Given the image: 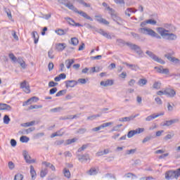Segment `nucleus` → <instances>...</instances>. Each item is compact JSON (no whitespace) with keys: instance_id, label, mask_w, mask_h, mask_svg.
<instances>
[{"instance_id":"obj_1","label":"nucleus","mask_w":180,"mask_h":180,"mask_svg":"<svg viewBox=\"0 0 180 180\" xmlns=\"http://www.w3.org/2000/svg\"><path fill=\"white\" fill-rule=\"evenodd\" d=\"M58 2L59 4H62V5H64L65 6H66V8H68V9H70V11H72L75 13H78V15H80V16H82L84 19H86V20H90V22H94V18L89 16L88 13L82 11H78V8L74 6V5L70 3H65V0H58Z\"/></svg>"},{"instance_id":"obj_2","label":"nucleus","mask_w":180,"mask_h":180,"mask_svg":"<svg viewBox=\"0 0 180 180\" xmlns=\"http://www.w3.org/2000/svg\"><path fill=\"white\" fill-rule=\"evenodd\" d=\"M146 25H148L147 21H143L141 22V27L139 29V33H143V34H148V36H151V37H155L156 39H161V36L160 34H157L155 31L145 27Z\"/></svg>"},{"instance_id":"obj_3","label":"nucleus","mask_w":180,"mask_h":180,"mask_svg":"<svg viewBox=\"0 0 180 180\" xmlns=\"http://www.w3.org/2000/svg\"><path fill=\"white\" fill-rule=\"evenodd\" d=\"M157 32L160 33V36H162V37L166 40L174 41L178 39V36H176V34L174 33H169V30L165 28L158 27Z\"/></svg>"},{"instance_id":"obj_4","label":"nucleus","mask_w":180,"mask_h":180,"mask_svg":"<svg viewBox=\"0 0 180 180\" xmlns=\"http://www.w3.org/2000/svg\"><path fill=\"white\" fill-rule=\"evenodd\" d=\"M180 176V168L176 170H169L165 173V179H178Z\"/></svg>"},{"instance_id":"obj_5","label":"nucleus","mask_w":180,"mask_h":180,"mask_svg":"<svg viewBox=\"0 0 180 180\" xmlns=\"http://www.w3.org/2000/svg\"><path fill=\"white\" fill-rule=\"evenodd\" d=\"M174 55H175V52L172 51V52H169L165 54V58L168 59L169 61H170L171 63H174V64H177L178 65H180V60L179 58H176L172 56Z\"/></svg>"},{"instance_id":"obj_6","label":"nucleus","mask_w":180,"mask_h":180,"mask_svg":"<svg viewBox=\"0 0 180 180\" xmlns=\"http://www.w3.org/2000/svg\"><path fill=\"white\" fill-rule=\"evenodd\" d=\"M127 46L130 48L131 50H134V51H136V53H138L139 56L143 57V51L139 46L132 44L131 42H128L127 44Z\"/></svg>"},{"instance_id":"obj_7","label":"nucleus","mask_w":180,"mask_h":180,"mask_svg":"<svg viewBox=\"0 0 180 180\" xmlns=\"http://www.w3.org/2000/svg\"><path fill=\"white\" fill-rule=\"evenodd\" d=\"M146 54L153 61H156V63H159V64H165V60H162V58H159L154 53L150 51H146Z\"/></svg>"},{"instance_id":"obj_8","label":"nucleus","mask_w":180,"mask_h":180,"mask_svg":"<svg viewBox=\"0 0 180 180\" xmlns=\"http://www.w3.org/2000/svg\"><path fill=\"white\" fill-rule=\"evenodd\" d=\"M20 89H22L25 94H30V86H29V83H27L26 80L20 83Z\"/></svg>"},{"instance_id":"obj_9","label":"nucleus","mask_w":180,"mask_h":180,"mask_svg":"<svg viewBox=\"0 0 180 180\" xmlns=\"http://www.w3.org/2000/svg\"><path fill=\"white\" fill-rule=\"evenodd\" d=\"M94 32L99 33V34H101V36H103L104 37H105V39H108L110 40H112V37H115V35H112L111 37L110 34L105 32L103 29L96 28Z\"/></svg>"},{"instance_id":"obj_10","label":"nucleus","mask_w":180,"mask_h":180,"mask_svg":"<svg viewBox=\"0 0 180 180\" xmlns=\"http://www.w3.org/2000/svg\"><path fill=\"white\" fill-rule=\"evenodd\" d=\"M154 69L156 70L158 74H165L166 75H168L169 74V69L168 68L164 69V67L162 65H160L159 67L155 66Z\"/></svg>"},{"instance_id":"obj_11","label":"nucleus","mask_w":180,"mask_h":180,"mask_svg":"<svg viewBox=\"0 0 180 180\" xmlns=\"http://www.w3.org/2000/svg\"><path fill=\"white\" fill-rule=\"evenodd\" d=\"M160 116H164V112L149 115L145 119V120L146 122H151V120H154V119H157V117H160Z\"/></svg>"},{"instance_id":"obj_12","label":"nucleus","mask_w":180,"mask_h":180,"mask_svg":"<svg viewBox=\"0 0 180 180\" xmlns=\"http://www.w3.org/2000/svg\"><path fill=\"white\" fill-rule=\"evenodd\" d=\"M165 94L167 96H169V98H174L175 95H176V92L172 89H166Z\"/></svg>"},{"instance_id":"obj_13","label":"nucleus","mask_w":180,"mask_h":180,"mask_svg":"<svg viewBox=\"0 0 180 180\" xmlns=\"http://www.w3.org/2000/svg\"><path fill=\"white\" fill-rule=\"evenodd\" d=\"M66 88H74L76 85L78 84V82L75 80H67L65 82Z\"/></svg>"},{"instance_id":"obj_14","label":"nucleus","mask_w":180,"mask_h":180,"mask_svg":"<svg viewBox=\"0 0 180 180\" xmlns=\"http://www.w3.org/2000/svg\"><path fill=\"white\" fill-rule=\"evenodd\" d=\"M96 22L102 23L103 25H109V22L106 19L102 18V15H95Z\"/></svg>"},{"instance_id":"obj_15","label":"nucleus","mask_w":180,"mask_h":180,"mask_svg":"<svg viewBox=\"0 0 180 180\" xmlns=\"http://www.w3.org/2000/svg\"><path fill=\"white\" fill-rule=\"evenodd\" d=\"M22 155L25 160V162L27 164H34V162H36V160L34 159L28 160L27 159V151L23 150Z\"/></svg>"},{"instance_id":"obj_16","label":"nucleus","mask_w":180,"mask_h":180,"mask_svg":"<svg viewBox=\"0 0 180 180\" xmlns=\"http://www.w3.org/2000/svg\"><path fill=\"white\" fill-rule=\"evenodd\" d=\"M100 85L101 86H112L113 85V80L107 79L106 81H101Z\"/></svg>"},{"instance_id":"obj_17","label":"nucleus","mask_w":180,"mask_h":180,"mask_svg":"<svg viewBox=\"0 0 180 180\" xmlns=\"http://www.w3.org/2000/svg\"><path fill=\"white\" fill-rule=\"evenodd\" d=\"M0 110H12V107L6 103H0Z\"/></svg>"},{"instance_id":"obj_18","label":"nucleus","mask_w":180,"mask_h":180,"mask_svg":"<svg viewBox=\"0 0 180 180\" xmlns=\"http://www.w3.org/2000/svg\"><path fill=\"white\" fill-rule=\"evenodd\" d=\"M65 47H67V44H65V43H59L56 44V49L57 51H63Z\"/></svg>"},{"instance_id":"obj_19","label":"nucleus","mask_w":180,"mask_h":180,"mask_svg":"<svg viewBox=\"0 0 180 180\" xmlns=\"http://www.w3.org/2000/svg\"><path fill=\"white\" fill-rule=\"evenodd\" d=\"M111 18L112 19V20H114V22H116V23H117V25H120V20H122V19L120 18V17H119L116 13H112L111 15Z\"/></svg>"},{"instance_id":"obj_20","label":"nucleus","mask_w":180,"mask_h":180,"mask_svg":"<svg viewBox=\"0 0 180 180\" xmlns=\"http://www.w3.org/2000/svg\"><path fill=\"white\" fill-rule=\"evenodd\" d=\"M30 175L32 180L36 179V177L37 176V173H36V170H34V167L33 165L30 166Z\"/></svg>"},{"instance_id":"obj_21","label":"nucleus","mask_w":180,"mask_h":180,"mask_svg":"<svg viewBox=\"0 0 180 180\" xmlns=\"http://www.w3.org/2000/svg\"><path fill=\"white\" fill-rule=\"evenodd\" d=\"M35 128L31 127L27 129H23L22 131H19V134H29V133H32V131H34Z\"/></svg>"},{"instance_id":"obj_22","label":"nucleus","mask_w":180,"mask_h":180,"mask_svg":"<svg viewBox=\"0 0 180 180\" xmlns=\"http://www.w3.org/2000/svg\"><path fill=\"white\" fill-rule=\"evenodd\" d=\"M124 64L125 65H127V67H129V68H130L133 71H137L138 70H140V67H139V65H133L127 63H125Z\"/></svg>"},{"instance_id":"obj_23","label":"nucleus","mask_w":180,"mask_h":180,"mask_svg":"<svg viewBox=\"0 0 180 180\" xmlns=\"http://www.w3.org/2000/svg\"><path fill=\"white\" fill-rule=\"evenodd\" d=\"M74 63H75V60L74 59H68L65 61V64L68 70H70V68H71V65H72Z\"/></svg>"},{"instance_id":"obj_24","label":"nucleus","mask_w":180,"mask_h":180,"mask_svg":"<svg viewBox=\"0 0 180 180\" xmlns=\"http://www.w3.org/2000/svg\"><path fill=\"white\" fill-rule=\"evenodd\" d=\"M16 63L20 64V67H22V68H23V69L26 68V63L25 62V60H23V58H22L20 57L17 58Z\"/></svg>"},{"instance_id":"obj_25","label":"nucleus","mask_w":180,"mask_h":180,"mask_svg":"<svg viewBox=\"0 0 180 180\" xmlns=\"http://www.w3.org/2000/svg\"><path fill=\"white\" fill-rule=\"evenodd\" d=\"M128 43L129 42H125V41L122 39H117V44L120 46V47H124V46H127Z\"/></svg>"},{"instance_id":"obj_26","label":"nucleus","mask_w":180,"mask_h":180,"mask_svg":"<svg viewBox=\"0 0 180 180\" xmlns=\"http://www.w3.org/2000/svg\"><path fill=\"white\" fill-rule=\"evenodd\" d=\"M77 158L79 160V161H81V162H84V161H88V159L89 158V157L86 155H77Z\"/></svg>"},{"instance_id":"obj_27","label":"nucleus","mask_w":180,"mask_h":180,"mask_svg":"<svg viewBox=\"0 0 180 180\" xmlns=\"http://www.w3.org/2000/svg\"><path fill=\"white\" fill-rule=\"evenodd\" d=\"M32 34L34 39V44H37V43H39V34L37 33V32L34 31L32 32Z\"/></svg>"},{"instance_id":"obj_28","label":"nucleus","mask_w":180,"mask_h":180,"mask_svg":"<svg viewBox=\"0 0 180 180\" xmlns=\"http://www.w3.org/2000/svg\"><path fill=\"white\" fill-rule=\"evenodd\" d=\"M70 43L72 44V46H78V43H79V41L78 40V38L72 37L71 38Z\"/></svg>"},{"instance_id":"obj_29","label":"nucleus","mask_w":180,"mask_h":180,"mask_svg":"<svg viewBox=\"0 0 180 180\" xmlns=\"http://www.w3.org/2000/svg\"><path fill=\"white\" fill-rule=\"evenodd\" d=\"M63 174H64V176H65L66 178H71V172H70V169L67 168H64Z\"/></svg>"},{"instance_id":"obj_30","label":"nucleus","mask_w":180,"mask_h":180,"mask_svg":"<svg viewBox=\"0 0 180 180\" xmlns=\"http://www.w3.org/2000/svg\"><path fill=\"white\" fill-rule=\"evenodd\" d=\"M62 130L63 129H60V130L58 131L57 132L52 134L51 135V138L53 139V137H57V136H63V134H64V132L61 133Z\"/></svg>"},{"instance_id":"obj_31","label":"nucleus","mask_w":180,"mask_h":180,"mask_svg":"<svg viewBox=\"0 0 180 180\" xmlns=\"http://www.w3.org/2000/svg\"><path fill=\"white\" fill-rule=\"evenodd\" d=\"M77 2L79 3L80 5H83V6H85V8H91V4L84 2V0H77Z\"/></svg>"},{"instance_id":"obj_32","label":"nucleus","mask_w":180,"mask_h":180,"mask_svg":"<svg viewBox=\"0 0 180 180\" xmlns=\"http://www.w3.org/2000/svg\"><path fill=\"white\" fill-rule=\"evenodd\" d=\"M130 120H133V117H124L119 119V122H130Z\"/></svg>"},{"instance_id":"obj_33","label":"nucleus","mask_w":180,"mask_h":180,"mask_svg":"<svg viewBox=\"0 0 180 180\" xmlns=\"http://www.w3.org/2000/svg\"><path fill=\"white\" fill-rule=\"evenodd\" d=\"M147 84V79H140L138 82V85L139 86H144V85Z\"/></svg>"},{"instance_id":"obj_34","label":"nucleus","mask_w":180,"mask_h":180,"mask_svg":"<svg viewBox=\"0 0 180 180\" xmlns=\"http://www.w3.org/2000/svg\"><path fill=\"white\" fill-rule=\"evenodd\" d=\"M86 174H88L89 175H96V174H98V172L96 171V169L91 168L86 172Z\"/></svg>"},{"instance_id":"obj_35","label":"nucleus","mask_w":180,"mask_h":180,"mask_svg":"<svg viewBox=\"0 0 180 180\" xmlns=\"http://www.w3.org/2000/svg\"><path fill=\"white\" fill-rule=\"evenodd\" d=\"M153 139H154V136L151 135H148L143 139L142 143L144 144L147 143V141H150V140H153Z\"/></svg>"},{"instance_id":"obj_36","label":"nucleus","mask_w":180,"mask_h":180,"mask_svg":"<svg viewBox=\"0 0 180 180\" xmlns=\"http://www.w3.org/2000/svg\"><path fill=\"white\" fill-rule=\"evenodd\" d=\"M84 26H86V29H90L91 30H92L94 33L95 32V30H96V27L95 26H92L89 23L84 24Z\"/></svg>"},{"instance_id":"obj_37","label":"nucleus","mask_w":180,"mask_h":180,"mask_svg":"<svg viewBox=\"0 0 180 180\" xmlns=\"http://www.w3.org/2000/svg\"><path fill=\"white\" fill-rule=\"evenodd\" d=\"M24 176L20 173H18L15 175L13 180H23Z\"/></svg>"},{"instance_id":"obj_38","label":"nucleus","mask_w":180,"mask_h":180,"mask_svg":"<svg viewBox=\"0 0 180 180\" xmlns=\"http://www.w3.org/2000/svg\"><path fill=\"white\" fill-rule=\"evenodd\" d=\"M48 173H49V171L47 170V169H41L40 172V177L44 178V176H46V175H47Z\"/></svg>"},{"instance_id":"obj_39","label":"nucleus","mask_w":180,"mask_h":180,"mask_svg":"<svg viewBox=\"0 0 180 180\" xmlns=\"http://www.w3.org/2000/svg\"><path fill=\"white\" fill-rule=\"evenodd\" d=\"M29 140H30V139L26 136H22L20 138V141H21V143H27Z\"/></svg>"},{"instance_id":"obj_40","label":"nucleus","mask_w":180,"mask_h":180,"mask_svg":"<svg viewBox=\"0 0 180 180\" xmlns=\"http://www.w3.org/2000/svg\"><path fill=\"white\" fill-rule=\"evenodd\" d=\"M9 122H11V118L9 117V115H5L4 117V124H9Z\"/></svg>"},{"instance_id":"obj_41","label":"nucleus","mask_w":180,"mask_h":180,"mask_svg":"<svg viewBox=\"0 0 180 180\" xmlns=\"http://www.w3.org/2000/svg\"><path fill=\"white\" fill-rule=\"evenodd\" d=\"M124 176H125V178H132V179H134V178H137V176L131 172L125 174Z\"/></svg>"},{"instance_id":"obj_42","label":"nucleus","mask_w":180,"mask_h":180,"mask_svg":"<svg viewBox=\"0 0 180 180\" xmlns=\"http://www.w3.org/2000/svg\"><path fill=\"white\" fill-rule=\"evenodd\" d=\"M131 34L132 37H134V39H135V40H141V39L140 34H139L136 32H131Z\"/></svg>"},{"instance_id":"obj_43","label":"nucleus","mask_w":180,"mask_h":180,"mask_svg":"<svg viewBox=\"0 0 180 180\" xmlns=\"http://www.w3.org/2000/svg\"><path fill=\"white\" fill-rule=\"evenodd\" d=\"M96 117H101V115L97 114V115L89 116V117H87V120H95V119H96Z\"/></svg>"},{"instance_id":"obj_44","label":"nucleus","mask_w":180,"mask_h":180,"mask_svg":"<svg viewBox=\"0 0 180 180\" xmlns=\"http://www.w3.org/2000/svg\"><path fill=\"white\" fill-rule=\"evenodd\" d=\"M65 94H67V90H65V89L60 90V91H59L56 94V97L63 96V95H65Z\"/></svg>"},{"instance_id":"obj_45","label":"nucleus","mask_w":180,"mask_h":180,"mask_svg":"<svg viewBox=\"0 0 180 180\" xmlns=\"http://www.w3.org/2000/svg\"><path fill=\"white\" fill-rule=\"evenodd\" d=\"M61 110H63V108L61 107H58L51 109L50 112H51L52 113H57V112H61Z\"/></svg>"},{"instance_id":"obj_46","label":"nucleus","mask_w":180,"mask_h":180,"mask_svg":"<svg viewBox=\"0 0 180 180\" xmlns=\"http://www.w3.org/2000/svg\"><path fill=\"white\" fill-rule=\"evenodd\" d=\"M41 108H43V105H30L29 107V110H32L33 109H41Z\"/></svg>"},{"instance_id":"obj_47","label":"nucleus","mask_w":180,"mask_h":180,"mask_svg":"<svg viewBox=\"0 0 180 180\" xmlns=\"http://www.w3.org/2000/svg\"><path fill=\"white\" fill-rule=\"evenodd\" d=\"M122 126H123V124H117V126H115L111 129V131H119V130H120V128L122 127Z\"/></svg>"},{"instance_id":"obj_48","label":"nucleus","mask_w":180,"mask_h":180,"mask_svg":"<svg viewBox=\"0 0 180 180\" xmlns=\"http://www.w3.org/2000/svg\"><path fill=\"white\" fill-rule=\"evenodd\" d=\"M65 20L70 25V26H74V24L75 23V21L72 20L71 18H65Z\"/></svg>"},{"instance_id":"obj_49","label":"nucleus","mask_w":180,"mask_h":180,"mask_svg":"<svg viewBox=\"0 0 180 180\" xmlns=\"http://www.w3.org/2000/svg\"><path fill=\"white\" fill-rule=\"evenodd\" d=\"M89 146V144H84V145H83L81 148H79L77 150L78 153H81L82 151H84L85 150H86V148H88Z\"/></svg>"},{"instance_id":"obj_50","label":"nucleus","mask_w":180,"mask_h":180,"mask_svg":"<svg viewBox=\"0 0 180 180\" xmlns=\"http://www.w3.org/2000/svg\"><path fill=\"white\" fill-rule=\"evenodd\" d=\"M55 33H57L58 36H65L64 30L63 29H58L55 31Z\"/></svg>"},{"instance_id":"obj_51","label":"nucleus","mask_w":180,"mask_h":180,"mask_svg":"<svg viewBox=\"0 0 180 180\" xmlns=\"http://www.w3.org/2000/svg\"><path fill=\"white\" fill-rule=\"evenodd\" d=\"M77 138H73L72 139H68L66 141V144L67 146L70 145V144H72V143H75V141H77Z\"/></svg>"},{"instance_id":"obj_52","label":"nucleus","mask_w":180,"mask_h":180,"mask_svg":"<svg viewBox=\"0 0 180 180\" xmlns=\"http://www.w3.org/2000/svg\"><path fill=\"white\" fill-rule=\"evenodd\" d=\"M8 57L11 60H12V61L16 63L18 58H16L13 53H9Z\"/></svg>"},{"instance_id":"obj_53","label":"nucleus","mask_w":180,"mask_h":180,"mask_svg":"<svg viewBox=\"0 0 180 180\" xmlns=\"http://www.w3.org/2000/svg\"><path fill=\"white\" fill-rule=\"evenodd\" d=\"M136 132L134 130H131L128 132L127 134V137L128 139H131V137H133V136H135Z\"/></svg>"},{"instance_id":"obj_54","label":"nucleus","mask_w":180,"mask_h":180,"mask_svg":"<svg viewBox=\"0 0 180 180\" xmlns=\"http://www.w3.org/2000/svg\"><path fill=\"white\" fill-rule=\"evenodd\" d=\"M153 86L154 89H160V88H161V83L156 82L153 84Z\"/></svg>"},{"instance_id":"obj_55","label":"nucleus","mask_w":180,"mask_h":180,"mask_svg":"<svg viewBox=\"0 0 180 180\" xmlns=\"http://www.w3.org/2000/svg\"><path fill=\"white\" fill-rule=\"evenodd\" d=\"M136 151H137V149L135 148V149H131V150H127L126 151V154L127 155H130V154H134L136 153Z\"/></svg>"},{"instance_id":"obj_56","label":"nucleus","mask_w":180,"mask_h":180,"mask_svg":"<svg viewBox=\"0 0 180 180\" xmlns=\"http://www.w3.org/2000/svg\"><path fill=\"white\" fill-rule=\"evenodd\" d=\"M174 136H175V134H174V132H172L171 134H167L166 136H165L164 139L165 140H171V139H172V137H174Z\"/></svg>"},{"instance_id":"obj_57","label":"nucleus","mask_w":180,"mask_h":180,"mask_svg":"<svg viewBox=\"0 0 180 180\" xmlns=\"http://www.w3.org/2000/svg\"><path fill=\"white\" fill-rule=\"evenodd\" d=\"M57 85H58V83L57 82H54L53 81L49 82V88H54V86H57Z\"/></svg>"},{"instance_id":"obj_58","label":"nucleus","mask_w":180,"mask_h":180,"mask_svg":"<svg viewBox=\"0 0 180 180\" xmlns=\"http://www.w3.org/2000/svg\"><path fill=\"white\" fill-rule=\"evenodd\" d=\"M86 131V128H79L77 131V133L79 134H84Z\"/></svg>"},{"instance_id":"obj_59","label":"nucleus","mask_w":180,"mask_h":180,"mask_svg":"<svg viewBox=\"0 0 180 180\" xmlns=\"http://www.w3.org/2000/svg\"><path fill=\"white\" fill-rule=\"evenodd\" d=\"M57 87H53L49 90V95H54L57 92Z\"/></svg>"},{"instance_id":"obj_60","label":"nucleus","mask_w":180,"mask_h":180,"mask_svg":"<svg viewBox=\"0 0 180 180\" xmlns=\"http://www.w3.org/2000/svg\"><path fill=\"white\" fill-rule=\"evenodd\" d=\"M172 124L171 122V120H167V121H165L163 124H162V126L163 127H169V126H172Z\"/></svg>"},{"instance_id":"obj_61","label":"nucleus","mask_w":180,"mask_h":180,"mask_svg":"<svg viewBox=\"0 0 180 180\" xmlns=\"http://www.w3.org/2000/svg\"><path fill=\"white\" fill-rule=\"evenodd\" d=\"M135 134H140L141 133H143L144 131V128H138L134 130Z\"/></svg>"},{"instance_id":"obj_62","label":"nucleus","mask_w":180,"mask_h":180,"mask_svg":"<svg viewBox=\"0 0 180 180\" xmlns=\"http://www.w3.org/2000/svg\"><path fill=\"white\" fill-rule=\"evenodd\" d=\"M5 12L7 14L8 19H12V13L9 9L5 8Z\"/></svg>"},{"instance_id":"obj_63","label":"nucleus","mask_w":180,"mask_h":180,"mask_svg":"<svg viewBox=\"0 0 180 180\" xmlns=\"http://www.w3.org/2000/svg\"><path fill=\"white\" fill-rule=\"evenodd\" d=\"M44 136V132L37 133L34 135V139H40V137H43Z\"/></svg>"},{"instance_id":"obj_64","label":"nucleus","mask_w":180,"mask_h":180,"mask_svg":"<svg viewBox=\"0 0 180 180\" xmlns=\"http://www.w3.org/2000/svg\"><path fill=\"white\" fill-rule=\"evenodd\" d=\"M53 53H54L53 49L49 50L48 52V56H49V58H51V59L54 58V55H53Z\"/></svg>"}]
</instances>
